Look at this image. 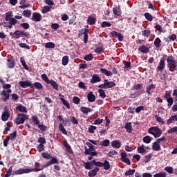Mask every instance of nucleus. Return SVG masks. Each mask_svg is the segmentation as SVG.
Returning a JSON list of instances; mask_svg holds the SVG:
<instances>
[{
  "instance_id": "obj_1",
  "label": "nucleus",
  "mask_w": 177,
  "mask_h": 177,
  "mask_svg": "<svg viewBox=\"0 0 177 177\" xmlns=\"http://www.w3.org/2000/svg\"><path fill=\"white\" fill-rule=\"evenodd\" d=\"M167 68L171 71V73H174L177 71V61L174 58L172 55L167 57Z\"/></svg>"
},
{
  "instance_id": "obj_2",
  "label": "nucleus",
  "mask_w": 177,
  "mask_h": 177,
  "mask_svg": "<svg viewBox=\"0 0 177 177\" xmlns=\"http://www.w3.org/2000/svg\"><path fill=\"white\" fill-rule=\"evenodd\" d=\"M149 133L153 135L154 138H160L162 135V130L157 126L151 127L148 129Z\"/></svg>"
},
{
  "instance_id": "obj_3",
  "label": "nucleus",
  "mask_w": 177,
  "mask_h": 177,
  "mask_svg": "<svg viewBox=\"0 0 177 177\" xmlns=\"http://www.w3.org/2000/svg\"><path fill=\"white\" fill-rule=\"evenodd\" d=\"M26 120H28V115L24 113H18L15 120V124H17V125L24 124Z\"/></svg>"
},
{
  "instance_id": "obj_4",
  "label": "nucleus",
  "mask_w": 177,
  "mask_h": 177,
  "mask_svg": "<svg viewBox=\"0 0 177 177\" xmlns=\"http://www.w3.org/2000/svg\"><path fill=\"white\" fill-rule=\"evenodd\" d=\"M93 165H95V167H100L102 168V167H104V169L106 171H108V169H110V162H109V160H104V162H97L95 160H92Z\"/></svg>"
},
{
  "instance_id": "obj_5",
  "label": "nucleus",
  "mask_w": 177,
  "mask_h": 177,
  "mask_svg": "<svg viewBox=\"0 0 177 177\" xmlns=\"http://www.w3.org/2000/svg\"><path fill=\"white\" fill-rule=\"evenodd\" d=\"M115 85V82H114L113 81L109 82V80L105 79L104 80V84L99 85L98 88H100V89H110L111 88H114Z\"/></svg>"
},
{
  "instance_id": "obj_6",
  "label": "nucleus",
  "mask_w": 177,
  "mask_h": 177,
  "mask_svg": "<svg viewBox=\"0 0 177 177\" xmlns=\"http://www.w3.org/2000/svg\"><path fill=\"white\" fill-rule=\"evenodd\" d=\"M34 167L35 168L29 169V172H39V171H42L44 168H46V165L41 166L39 162H36Z\"/></svg>"
},
{
  "instance_id": "obj_7",
  "label": "nucleus",
  "mask_w": 177,
  "mask_h": 177,
  "mask_svg": "<svg viewBox=\"0 0 177 177\" xmlns=\"http://www.w3.org/2000/svg\"><path fill=\"white\" fill-rule=\"evenodd\" d=\"M19 85L21 88H34V84L30 80L20 81L19 82Z\"/></svg>"
},
{
  "instance_id": "obj_8",
  "label": "nucleus",
  "mask_w": 177,
  "mask_h": 177,
  "mask_svg": "<svg viewBox=\"0 0 177 177\" xmlns=\"http://www.w3.org/2000/svg\"><path fill=\"white\" fill-rule=\"evenodd\" d=\"M9 117H10V113H9V109L8 106L4 107V111L1 115L2 121H8L9 120Z\"/></svg>"
},
{
  "instance_id": "obj_9",
  "label": "nucleus",
  "mask_w": 177,
  "mask_h": 177,
  "mask_svg": "<svg viewBox=\"0 0 177 177\" xmlns=\"http://www.w3.org/2000/svg\"><path fill=\"white\" fill-rule=\"evenodd\" d=\"M110 37L113 38V37H116L120 42H122L124 41V36L122 34L117 32V31H112L110 32Z\"/></svg>"
},
{
  "instance_id": "obj_10",
  "label": "nucleus",
  "mask_w": 177,
  "mask_h": 177,
  "mask_svg": "<svg viewBox=\"0 0 177 177\" xmlns=\"http://www.w3.org/2000/svg\"><path fill=\"white\" fill-rule=\"evenodd\" d=\"M121 158L120 160L123 162H125V164H127V165H131V160L129 158H127V153L125 152H122L120 153Z\"/></svg>"
},
{
  "instance_id": "obj_11",
  "label": "nucleus",
  "mask_w": 177,
  "mask_h": 177,
  "mask_svg": "<svg viewBox=\"0 0 177 177\" xmlns=\"http://www.w3.org/2000/svg\"><path fill=\"white\" fill-rule=\"evenodd\" d=\"M31 20L32 21H37V22L41 21V20H42V15H41L39 12H33Z\"/></svg>"
},
{
  "instance_id": "obj_12",
  "label": "nucleus",
  "mask_w": 177,
  "mask_h": 177,
  "mask_svg": "<svg viewBox=\"0 0 177 177\" xmlns=\"http://www.w3.org/2000/svg\"><path fill=\"white\" fill-rule=\"evenodd\" d=\"M165 68V59H161L156 68V71H162Z\"/></svg>"
},
{
  "instance_id": "obj_13",
  "label": "nucleus",
  "mask_w": 177,
  "mask_h": 177,
  "mask_svg": "<svg viewBox=\"0 0 177 177\" xmlns=\"http://www.w3.org/2000/svg\"><path fill=\"white\" fill-rule=\"evenodd\" d=\"M51 160H49L46 163V167H49L53 164H59V159H57V157H52L51 156Z\"/></svg>"
},
{
  "instance_id": "obj_14",
  "label": "nucleus",
  "mask_w": 177,
  "mask_h": 177,
  "mask_svg": "<svg viewBox=\"0 0 177 177\" xmlns=\"http://www.w3.org/2000/svg\"><path fill=\"white\" fill-rule=\"evenodd\" d=\"M102 81V79L100 77H99L98 74H95L92 76V78L90 80L91 84H96L97 82H100Z\"/></svg>"
},
{
  "instance_id": "obj_15",
  "label": "nucleus",
  "mask_w": 177,
  "mask_h": 177,
  "mask_svg": "<svg viewBox=\"0 0 177 177\" xmlns=\"http://www.w3.org/2000/svg\"><path fill=\"white\" fill-rule=\"evenodd\" d=\"M84 154L86 156H91L92 157H95V156H97V151H92L88 149V147H84Z\"/></svg>"
},
{
  "instance_id": "obj_16",
  "label": "nucleus",
  "mask_w": 177,
  "mask_h": 177,
  "mask_svg": "<svg viewBox=\"0 0 177 177\" xmlns=\"http://www.w3.org/2000/svg\"><path fill=\"white\" fill-rule=\"evenodd\" d=\"M87 99L90 103H93L96 100V96H95L93 92H90L87 94Z\"/></svg>"
},
{
  "instance_id": "obj_17",
  "label": "nucleus",
  "mask_w": 177,
  "mask_h": 177,
  "mask_svg": "<svg viewBox=\"0 0 177 177\" xmlns=\"http://www.w3.org/2000/svg\"><path fill=\"white\" fill-rule=\"evenodd\" d=\"M177 122V114L171 115L167 120V124L171 125V124H174V122Z\"/></svg>"
},
{
  "instance_id": "obj_18",
  "label": "nucleus",
  "mask_w": 177,
  "mask_h": 177,
  "mask_svg": "<svg viewBox=\"0 0 177 177\" xmlns=\"http://www.w3.org/2000/svg\"><path fill=\"white\" fill-rule=\"evenodd\" d=\"M158 143V142L156 141L152 144V149L154 150V151H160V150H161V145Z\"/></svg>"
},
{
  "instance_id": "obj_19",
  "label": "nucleus",
  "mask_w": 177,
  "mask_h": 177,
  "mask_svg": "<svg viewBox=\"0 0 177 177\" xmlns=\"http://www.w3.org/2000/svg\"><path fill=\"white\" fill-rule=\"evenodd\" d=\"M22 174H30V169H18L15 171V175H21Z\"/></svg>"
},
{
  "instance_id": "obj_20",
  "label": "nucleus",
  "mask_w": 177,
  "mask_h": 177,
  "mask_svg": "<svg viewBox=\"0 0 177 177\" xmlns=\"http://www.w3.org/2000/svg\"><path fill=\"white\" fill-rule=\"evenodd\" d=\"M64 146L67 153H68L69 154H73V149H71V146H70V145H68V142H67V141H64Z\"/></svg>"
},
{
  "instance_id": "obj_21",
  "label": "nucleus",
  "mask_w": 177,
  "mask_h": 177,
  "mask_svg": "<svg viewBox=\"0 0 177 177\" xmlns=\"http://www.w3.org/2000/svg\"><path fill=\"white\" fill-rule=\"evenodd\" d=\"M113 13L115 16H121V8L120 6H115L113 8Z\"/></svg>"
},
{
  "instance_id": "obj_22",
  "label": "nucleus",
  "mask_w": 177,
  "mask_h": 177,
  "mask_svg": "<svg viewBox=\"0 0 177 177\" xmlns=\"http://www.w3.org/2000/svg\"><path fill=\"white\" fill-rule=\"evenodd\" d=\"M97 172H99V167H95L93 170L88 172V176L95 177L97 175Z\"/></svg>"
},
{
  "instance_id": "obj_23",
  "label": "nucleus",
  "mask_w": 177,
  "mask_h": 177,
  "mask_svg": "<svg viewBox=\"0 0 177 177\" xmlns=\"http://www.w3.org/2000/svg\"><path fill=\"white\" fill-rule=\"evenodd\" d=\"M111 146L113 149H120L121 147V142L120 140H113L111 142Z\"/></svg>"
},
{
  "instance_id": "obj_24",
  "label": "nucleus",
  "mask_w": 177,
  "mask_h": 177,
  "mask_svg": "<svg viewBox=\"0 0 177 177\" xmlns=\"http://www.w3.org/2000/svg\"><path fill=\"white\" fill-rule=\"evenodd\" d=\"M80 111H82V113H83V114L88 115V113H91V111H93V110H92V109L88 108V107L81 106Z\"/></svg>"
},
{
  "instance_id": "obj_25",
  "label": "nucleus",
  "mask_w": 177,
  "mask_h": 177,
  "mask_svg": "<svg viewBox=\"0 0 177 177\" xmlns=\"http://www.w3.org/2000/svg\"><path fill=\"white\" fill-rule=\"evenodd\" d=\"M138 50H140V52H142V53H149V50H150V48L145 45H142L139 47Z\"/></svg>"
},
{
  "instance_id": "obj_26",
  "label": "nucleus",
  "mask_w": 177,
  "mask_h": 177,
  "mask_svg": "<svg viewBox=\"0 0 177 177\" xmlns=\"http://www.w3.org/2000/svg\"><path fill=\"white\" fill-rule=\"evenodd\" d=\"M175 39H176V35H169L167 37H165L164 39L165 42H167V44H169V42H171V41H175Z\"/></svg>"
},
{
  "instance_id": "obj_27",
  "label": "nucleus",
  "mask_w": 177,
  "mask_h": 177,
  "mask_svg": "<svg viewBox=\"0 0 177 177\" xmlns=\"http://www.w3.org/2000/svg\"><path fill=\"white\" fill-rule=\"evenodd\" d=\"M150 34H151V30H150V28H149L142 31V37H145V38H149L150 37Z\"/></svg>"
},
{
  "instance_id": "obj_28",
  "label": "nucleus",
  "mask_w": 177,
  "mask_h": 177,
  "mask_svg": "<svg viewBox=\"0 0 177 177\" xmlns=\"http://www.w3.org/2000/svg\"><path fill=\"white\" fill-rule=\"evenodd\" d=\"M100 71L102 74H104L106 77H111L113 75V72L107 71L106 68H100Z\"/></svg>"
},
{
  "instance_id": "obj_29",
  "label": "nucleus",
  "mask_w": 177,
  "mask_h": 177,
  "mask_svg": "<svg viewBox=\"0 0 177 177\" xmlns=\"http://www.w3.org/2000/svg\"><path fill=\"white\" fill-rule=\"evenodd\" d=\"M124 128L128 133H132V123L131 122L126 123Z\"/></svg>"
},
{
  "instance_id": "obj_30",
  "label": "nucleus",
  "mask_w": 177,
  "mask_h": 177,
  "mask_svg": "<svg viewBox=\"0 0 177 177\" xmlns=\"http://www.w3.org/2000/svg\"><path fill=\"white\" fill-rule=\"evenodd\" d=\"M87 23L90 26H93L94 24H96V18L93 17L92 16H89L87 19Z\"/></svg>"
},
{
  "instance_id": "obj_31",
  "label": "nucleus",
  "mask_w": 177,
  "mask_h": 177,
  "mask_svg": "<svg viewBox=\"0 0 177 177\" xmlns=\"http://www.w3.org/2000/svg\"><path fill=\"white\" fill-rule=\"evenodd\" d=\"M14 35H15L16 37H19L20 35H24V37H27L28 35H30V33L27 32L16 30L15 32H14Z\"/></svg>"
},
{
  "instance_id": "obj_32",
  "label": "nucleus",
  "mask_w": 177,
  "mask_h": 177,
  "mask_svg": "<svg viewBox=\"0 0 177 177\" xmlns=\"http://www.w3.org/2000/svg\"><path fill=\"white\" fill-rule=\"evenodd\" d=\"M47 84H50L51 86L53 88V89H55V91L59 90V84H57V83L55 80H51Z\"/></svg>"
},
{
  "instance_id": "obj_33",
  "label": "nucleus",
  "mask_w": 177,
  "mask_h": 177,
  "mask_svg": "<svg viewBox=\"0 0 177 177\" xmlns=\"http://www.w3.org/2000/svg\"><path fill=\"white\" fill-rule=\"evenodd\" d=\"M152 89H154V84H151L147 86L146 93H147L148 96H150V95H151Z\"/></svg>"
},
{
  "instance_id": "obj_34",
  "label": "nucleus",
  "mask_w": 177,
  "mask_h": 177,
  "mask_svg": "<svg viewBox=\"0 0 177 177\" xmlns=\"http://www.w3.org/2000/svg\"><path fill=\"white\" fill-rule=\"evenodd\" d=\"M153 44L156 49H158L161 46V39L159 37L156 38Z\"/></svg>"
},
{
  "instance_id": "obj_35",
  "label": "nucleus",
  "mask_w": 177,
  "mask_h": 177,
  "mask_svg": "<svg viewBox=\"0 0 177 177\" xmlns=\"http://www.w3.org/2000/svg\"><path fill=\"white\" fill-rule=\"evenodd\" d=\"M11 19H13V12L12 11L7 12L6 13V17H5L6 21H9V20H10Z\"/></svg>"
},
{
  "instance_id": "obj_36",
  "label": "nucleus",
  "mask_w": 177,
  "mask_h": 177,
  "mask_svg": "<svg viewBox=\"0 0 177 177\" xmlns=\"http://www.w3.org/2000/svg\"><path fill=\"white\" fill-rule=\"evenodd\" d=\"M138 153L140 154H145V153H147V151L145 149V145L138 146L137 149Z\"/></svg>"
},
{
  "instance_id": "obj_37",
  "label": "nucleus",
  "mask_w": 177,
  "mask_h": 177,
  "mask_svg": "<svg viewBox=\"0 0 177 177\" xmlns=\"http://www.w3.org/2000/svg\"><path fill=\"white\" fill-rule=\"evenodd\" d=\"M16 136H17V131H15L13 133H10L7 138H8L9 140H13V139H16Z\"/></svg>"
},
{
  "instance_id": "obj_38",
  "label": "nucleus",
  "mask_w": 177,
  "mask_h": 177,
  "mask_svg": "<svg viewBox=\"0 0 177 177\" xmlns=\"http://www.w3.org/2000/svg\"><path fill=\"white\" fill-rule=\"evenodd\" d=\"M50 9H52L51 6H45L43 7L41 10V13H43V15H45V13H48V12H50Z\"/></svg>"
},
{
  "instance_id": "obj_39",
  "label": "nucleus",
  "mask_w": 177,
  "mask_h": 177,
  "mask_svg": "<svg viewBox=\"0 0 177 177\" xmlns=\"http://www.w3.org/2000/svg\"><path fill=\"white\" fill-rule=\"evenodd\" d=\"M83 165H84V167H85L86 169H92V165H93V164H92V162H85V161H83Z\"/></svg>"
},
{
  "instance_id": "obj_40",
  "label": "nucleus",
  "mask_w": 177,
  "mask_h": 177,
  "mask_svg": "<svg viewBox=\"0 0 177 177\" xmlns=\"http://www.w3.org/2000/svg\"><path fill=\"white\" fill-rule=\"evenodd\" d=\"M41 157L46 158V160H50L52 158V155L48 152H43L41 153Z\"/></svg>"
},
{
  "instance_id": "obj_41",
  "label": "nucleus",
  "mask_w": 177,
  "mask_h": 177,
  "mask_svg": "<svg viewBox=\"0 0 177 177\" xmlns=\"http://www.w3.org/2000/svg\"><path fill=\"white\" fill-rule=\"evenodd\" d=\"M142 88H143L142 84H137L133 85L132 89L133 91H140V90H142Z\"/></svg>"
},
{
  "instance_id": "obj_42",
  "label": "nucleus",
  "mask_w": 177,
  "mask_h": 177,
  "mask_svg": "<svg viewBox=\"0 0 177 177\" xmlns=\"http://www.w3.org/2000/svg\"><path fill=\"white\" fill-rule=\"evenodd\" d=\"M55 43L53 42H47L45 44V48H46L47 49H53L55 48Z\"/></svg>"
},
{
  "instance_id": "obj_43",
  "label": "nucleus",
  "mask_w": 177,
  "mask_h": 177,
  "mask_svg": "<svg viewBox=\"0 0 177 177\" xmlns=\"http://www.w3.org/2000/svg\"><path fill=\"white\" fill-rule=\"evenodd\" d=\"M84 60H86V62H91V60H93V54L90 53L88 55H86L84 57Z\"/></svg>"
},
{
  "instance_id": "obj_44",
  "label": "nucleus",
  "mask_w": 177,
  "mask_h": 177,
  "mask_svg": "<svg viewBox=\"0 0 177 177\" xmlns=\"http://www.w3.org/2000/svg\"><path fill=\"white\" fill-rule=\"evenodd\" d=\"M31 120H32L33 124H35V125H38L39 124V120L38 119L37 115L32 116Z\"/></svg>"
},
{
  "instance_id": "obj_45",
  "label": "nucleus",
  "mask_w": 177,
  "mask_h": 177,
  "mask_svg": "<svg viewBox=\"0 0 177 177\" xmlns=\"http://www.w3.org/2000/svg\"><path fill=\"white\" fill-rule=\"evenodd\" d=\"M144 16L148 21H153V16L150 15L149 12H145Z\"/></svg>"
},
{
  "instance_id": "obj_46",
  "label": "nucleus",
  "mask_w": 177,
  "mask_h": 177,
  "mask_svg": "<svg viewBox=\"0 0 177 177\" xmlns=\"http://www.w3.org/2000/svg\"><path fill=\"white\" fill-rule=\"evenodd\" d=\"M153 140V138L150 137L149 136H146L145 137L143 138V142L144 143L149 144L150 142Z\"/></svg>"
},
{
  "instance_id": "obj_47",
  "label": "nucleus",
  "mask_w": 177,
  "mask_h": 177,
  "mask_svg": "<svg viewBox=\"0 0 177 177\" xmlns=\"http://www.w3.org/2000/svg\"><path fill=\"white\" fill-rule=\"evenodd\" d=\"M37 150L39 151V153H41V151H45V145L42 144H39L37 146Z\"/></svg>"
},
{
  "instance_id": "obj_48",
  "label": "nucleus",
  "mask_w": 177,
  "mask_h": 177,
  "mask_svg": "<svg viewBox=\"0 0 177 177\" xmlns=\"http://www.w3.org/2000/svg\"><path fill=\"white\" fill-rule=\"evenodd\" d=\"M37 126H38L39 129H40V131H41V132H45V131H48V127L46 125L39 124Z\"/></svg>"
},
{
  "instance_id": "obj_49",
  "label": "nucleus",
  "mask_w": 177,
  "mask_h": 177,
  "mask_svg": "<svg viewBox=\"0 0 177 177\" xmlns=\"http://www.w3.org/2000/svg\"><path fill=\"white\" fill-rule=\"evenodd\" d=\"M86 32H88V29L82 28L80 30H79L78 37H82V35H84V34H86Z\"/></svg>"
},
{
  "instance_id": "obj_50",
  "label": "nucleus",
  "mask_w": 177,
  "mask_h": 177,
  "mask_svg": "<svg viewBox=\"0 0 177 177\" xmlns=\"http://www.w3.org/2000/svg\"><path fill=\"white\" fill-rule=\"evenodd\" d=\"M17 107L19 111H20L21 113H27V108H26V106L23 105H19Z\"/></svg>"
},
{
  "instance_id": "obj_51",
  "label": "nucleus",
  "mask_w": 177,
  "mask_h": 177,
  "mask_svg": "<svg viewBox=\"0 0 177 177\" xmlns=\"http://www.w3.org/2000/svg\"><path fill=\"white\" fill-rule=\"evenodd\" d=\"M59 131L64 133V135H67V131L66 130V128H64V126H63V124L60 123L59 124Z\"/></svg>"
},
{
  "instance_id": "obj_52",
  "label": "nucleus",
  "mask_w": 177,
  "mask_h": 177,
  "mask_svg": "<svg viewBox=\"0 0 177 177\" xmlns=\"http://www.w3.org/2000/svg\"><path fill=\"white\" fill-rule=\"evenodd\" d=\"M68 64V56L65 55L62 57V66H67Z\"/></svg>"
},
{
  "instance_id": "obj_53",
  "label": "nucleus",
  "mask_w": 177,
  "mask_h": 177,
  "mask_svg": "<svg viewBox=\"0 0 177 177\" xmlns=\"http://www.w3.org/2000/svg\"><path fill=\"white\" fill-rule=\"evenodd\" d=\"M36 88V89H43L44 88V86H42V84L38 82H35L33 84V88Z\"/></svg>"
},
{
  "instance_id": "obj_54",
  "label": "nucleus",
  "mask_w": 177,
  "mask_h": 177,
  "mask_svg": "<svg viewBox=\"0 0 177 177\" xmlns=\"http://www.w3.org/2000/svg\"><path fill=\"white\" fill-rule=\"evenodd\" d=\"M37 143H39V145H44L46 143V139L44 137H39L37 140Z\"/></svg>"
},
{
  "instance_id": "obj_55",
  "label": "nucleus",
  "mask_w": 177,
  "mask_h": 177,
  "mask_svg": "<svg viewBox=\"0 0 177 177\" xmlns=\"http://www.w3.org/2000/svg\"><path fill=\"white\" fill-rule=\"evenodd\" d=\"M1 96H4L5 98H3L4 102H6L8 99H9V94L6 92V91H3L1 93Z\"/></svg>"
},
{
  "instance_id": "obj_56",
  "label": "nucleus",
  "mask_w": 177,
  "mask_h": 177,
  "mask_svg": "<svg viewBox=\"0 0 177 177\" xmlns=\"http://www.w3.org/2000/svg\"><path fill=\"white\" fill-rule=\"evenodd\" d=\"M110 145V140L106 139L104 141L100 142L101 146H104V147H107Z\"/></svg>"
},
{
  "instance_id": "obj_57",
  "label": "nucleus",
  "mask_w": 177,
  "mask_h": 177,
  "mask_svg": "<svg viewBox=\"0 0 177 177\" xmlns=\"http://www.w3.org/2000/svg\"><path fill=\"white\" fill-rule=\"evenodd\" d=\"M177 132V126L174 127H170L167 130V133H176Z\"/></svg>"
},
{
  "instance_id": "obj_58",
  "label": "nucleus",
  "mask_w": 177,
  "mask_h": 177,
  "mask_svg": "<svg viewBox=\"0 0 177 177\" xmlns=\"http://www.w3.org/2000/svg\"><path fill=\"white\" fill-rule=\"evenodd\" d=\"M96 129H97V127L95 126L90 125L88 127V132L89 133H95V131H96Z\"/></svg>"
},
{
  "instance_id": "obj_59",
  "label": "nucleus",
  "mask_w": 177,
  "mask_h": 177,
  "mask_svg": "<svg viewBox=\"0 0 177 177\" xmlns=\"http://www.w3.org/2000/svg\"><path fill=\"white\" fill-rule=\"evenodd\" d=\"M155 118L159 124H165V121H164L162 118L161 116H158V115H155Z\"/></svg>"
},
{
  "instance_id": "obj_60",
  "label": "nucleus",
  "mask_w": 177,
  "mask_h": 177,
  "mask_svg": "<svg viewBox=\"0 0 177 177\" xmlns=\"http://www.w3.org/2000/svg\"><path fill=\"white\" fill-rule=\"evenodd\" d=\"M135 171H136L135 169L128 170L124 173V176H131L133 175V174H135Z\"/></svg>"
},
{
  "instance_id": "obj_61",
  "label": "nucleus",
  "mask_w": 177,
  "mask_h": 177,
  "mask_svg": "<svg viewBox=\"0 0 177 177\" xmlns=\"http://www.w3.org/2000/svg\"><path fill=\"white\" fill-rule=\"evenodd\" d=\"M118 154V152L115 150L111 149L108 153L107 156L109 157H113V156H117Z\"/></svg>"
},
{
  "instance_id": "obj_62",
  "label": "nucleus",
  "mask_w": 177,
  "mask_h": 177,
  "mask_svg": "<svg viewBox=\"0 0 177 177\" xmlns=\"http://www.w3.org/2000/svg\"><path fill=\"white\" fill-rule=\"evenodd\" d=\"M61 102L69 110V109H70V103H68V102L66 100H65L64 98H61Z\"/></svg>"
},
{
  "instance_id": "obj_63",
  "label": "nucleus",
  "mask_w": 177,
  "mask_h": 177,
  "mask_svg": "<svg viewBox=\"0 0 177 177\" xmlns=\"http://www.w3.org/2000/svg\"><path fill=\"white\" fill-rule=\"evenodd\" d=\"M153 177H167V173L165 172H160V173H157L156 174L153 175Z\"/></svg>"
},
{
  "instance_id": "obj_64",
  "label": "nucleus",
  "mask_w": 177,
  "mask_h": 177,
  "mask_svg": "<svg viewBox=\"0 0 177 177\" xmlns=\"http://www.w3.org/2000/svg\"><path fill=\"white\" fill-rule=\"evenodd\" d=\"M23 15L25 17H30V16H31V10H24Z\"/></svg>"
}]
</instances>
